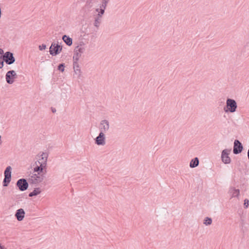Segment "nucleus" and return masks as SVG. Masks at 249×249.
<instances>
[{
    "mask_svg": "<svg viewBox=\"0 0 249 249\" xmlns=\"http://www.w3.org/2000/svg\"><path fill=\"white\" fill-rule=\"evenodd\" d=\"M48 155L46 153H42L38 156L37 160L33 165L32 171L44 172L46 171Z\"/></svg>",
    "mask_w": 249,
    "mask_h": 249,
    "instance_id": "obj_1",
    "label": "nucleus"
},
{
    "mask_svg": "<svg viewBox=\"0 0 249 249\" xmlns=\"http://www.w3.org/2000/svg\"><path fill=\"white\" fill-rule=\"evenodd\" d=\"M46 171L44 172L35 171L31 173L29 176V180L32 183L38 184L41 182L44 178V174Z\"/></svg>",
    "mask_w": 249,
    "mask_h": 249,
    "instance_id": "obj_2",
    "label": "nucleus"
},
{
    "mask_svg": "<svg viewBox=\"0 0 249 249\" xmlns=\"http://www.w3.org/2000/svg\"><path fill=\"white\" fill-rule=\"evenodd\" d=\"M237 105L236 101L232 99L228 98L226 100V106L223 110L226 112L234 113L236 111Z\"/></svg>",
    "mask_w": 249,
    "mask_h": 249,
    "instance_id": "obj_3",
    "label": "nucleus"
},
{
    "mask_svg": "<svg viewBox=\"0 0 249 249\" xmlns=\"http://www.w3.org/2000/svg\"><path fill=\"white\" fill-rule=\"evenodd\" d=\"M109 122L106 119L101 120L99 125V132L101 133L106 134L109 131Z\"/></svg>",
    "mask_w": 249,
    "mask_h": 249,
    "instance_id": "obj_4",
    "label": "nucleus"
},
{
    "mask_svg": "<svg viewBox=\"0 0 249 249\" xmlns=\"http://www.w3.org/2000/svg\"><path fill=\"white\" fill-rule=\"evenodd\" d=\"M62 49L61 45L58 43H52L51 47H50V53L52 55H56L59 53Z\"/></svg>",
    "mask_w": 249,
    "mask_h": 249,
    "instance_id": "obj_5",
    "label": "nucleus"
},
{
    "mask_svg": "<svg viewBox=\"0 0 249 249\" xmlns=\"http://www.w3.org/2000/svg\"><path fill=\"white\" fill-rule=\"evenodd\" d=\"M17 78V73L14 70L8 71L5 75L6 81L9 84H12Z\"/></svg>",
    "mask_w": 249,
    "mask_h": 249,
    "instance_id": "obj_6",
    "label": "nucleus"
},
{
    "mask_svg": "<svg viewBox=\"0 0 249 249\" xmlns=\"http://www.w3.org/2000/svg\"><path fill=\"white\" fill-rule=\"evenodd\" d=\"M109 0H102L99 8L96 9V11L98 12L97 17L102 18L105 13V10L107 6Z\"/></svg>",
    "mask_w": 249,
    "mask_h": 249,
    "instance_id": "obj_7",
    "label": "nucleus"
},
{
    "mask_svg": "<svg viewBox=\"0 0 249 249\" xmlns=\"http://www.w3.org/2000/svg\"><path fill=\"white\" fill-rule=\"evenodd\" d=\"M231 150L226 149L222 151L221 153V160L225 164H229L231 163V159L229 156Z\"/></svg>",
    "mask_w": 249,
    "mask_h": 249,
    "instance_id": "obj_8",
    "label": "nucleus"
},
{
    "mask_svg": "<svg viewBox=\"0 0 249 249\" xmlns=\"http://www.w3.org/2000/svg\"><path fill=\"white\" fill-rule=\"evenodd\" d=\"M95 143L97 145H105L106 143L105 134L99 132L98 136L95 139Z\"/></svg>",
    "mask_w": 249,
    "mask_h": 249,
    "instance_id": "obj_9",
    "label": "nucleus"
},
{
    "mask_svg": "<svg viewBox=\"0 0 249 249\" xmlns=\"http://www.w3.org/2000/svg\"><path fill=\"white\" fill-rule=\"evenodd\" d=\"M3 58L4 61L9 65L13 64L15 61L13 53L9 52H6L4 53L3 55Z\"/></svg>",
    "mask_w": 249,
    "mask_h": 249,
    "instance_id": "obj_10",
    "label": "nucleus"
},
{
    "mask_svg": "<svg viewBox=\"0 0 249 249\" xmlns=\"http://www.w3.org/2000/svg\"><path fill=\"white\" fill-rule=\"evenodd\" d=\"M17 185L21 191H24L28 188V184L25 179H20L17 182Z\"/></svg>",
    "mask_w": 249,
    "mask_h": 249,
    "instance_id": "obj_11",
    "label": "nucleus"
},
{
    "mask_svg": "<svg viewBox=\"0 0 249 249\" xmlns=\"http://www.w3.org/2000/svg\"><path fill=\"white\" fill-rule=\"evenodd\" d=\"M243 146L241 142L238 140H235L234 142V146L233 152L234 154H237L242 152Z\"/></svg>",
    "mask_w": 249,
    "mask_h": 249,
    "instance_id": "obj_12",
    "label": "nucleus"
},
{
    "mask_svg": "<svg viewBox=\"0 0 249 249\" xmlns=\"http://www.w3.org/2000/svg\"><path fill=\"white\" fill-rule=\"evenodd\" d=\"M25 213L23 209H18L15 213V216L19 221L23 220L25 217Z\"/></svg>",
    "mask_w": 249,
    "mask_h": 249,
    "instance_id": "obj_13",
    "label": "nucleus"
},
{
    "mask_svg": "<svg viewBox=\"0 0 249 249\" xmlns=\"http://www.w3.org/2000/svg\"><path fill=\"white\" fill-rule=\"evenodd\" d=\"M74 74L73 76L78 78L81 77V71L79 68V65H73Z\"/></svg>",
    "mask_w": 249,
    "mask_h": 249,
    "instance_id": "obj_14",
    "label": "nucleus"
},
{
    "mask_svg": "<svg viewBox=\"0 0 249 249\" xmlns=\"http://www.w3.org/2000/svg\"><path fill=\"white\" fill-rule=\"evenodd\" d=\"M240 191L239 189H236L235 188H231L229 191V194L231 196V198L238 197L239 195Z\"/></svg>",
    "mask_w": 249,
    "mask_h": 249,
    "instance_id": "obj_15",
    "label": "nucleus"
},
{
    "mask_svg": "<svg viewBox=\"0 0 249 249\" xmlns=\"http://www.w3.org/2000/svg\"><path fill=\"white\" fill-rule=\"evenodd\" d=\"M62 39L65 42V43L69 46H71L72 44V38L66 35L63 36Z\"/></svg>",
    "mask_w": 249,
    "mask_h": 249,
    "instance_id": "obj_16",
    "label": "nucleus"
},
{
    "mask_svg": "<svg viewBox=\"0 0 249 249\" xmlns=\"http://www.w3.org/2000/svg\"><path fill=\"white\" fill-rule=\"evenodd\" d=\"M11 170L12 168L11 166H8L6 167L4 171V177L7 179H11Z\"/></svg>",
    "mask_w": 249,
    "mask_h": 249,
    "instance_id": "obj_17",
    "label": "nucleus"
},
{
    "mask_svg": "<svg viewBox=\"0 0 249 249\" xmlns=\"http://www.w3.org/2000/svg\"><path fill=\"white\" fill-rule=\"evenodd\" d=\"M199 164V160L197 158H195L192 159L190 162V167L191 168H195L198 166Z\"/></svg>",
    "mask_w": 249,
    "mask_h": 249,
    "instance_id": "obj_18",
    "label": "nucleus"
},
{
    "mask_svg": "<svg viewBox=\"0 0 249 249\" xmlns=\"http://www.w3.org/2000/svg\"><path fill=\"white\" fill-rule=\"evenodd\" d=\"M85 50V48L80 45L77 46L75 48L74 52L81 55L82 53H83L84 52Z\"/></svg>",
    "mask_w": 249,
    "mask_h": 249,
    "instance_id": "obj_19",
    "label": "nucleus"
},
{
    "mask_svg": "<svg viewBox=\"0 0 249 249\" xmlns=\"http://www.w3.org/2000/svg\"><path fill=\"white\" fill-rule=\"evenodd\" d=\"M81 55L76 53L74 52L73 56V65H76L78 64V61L79 60V58L81 57Z\"/></svg>",
    "mask_w": 249,
    "mask_h": 249,
    "instance_id": "obj_20",
    "label": "nucleus"
},
{
    "mask_svg": "<svg viewBox=\"0 0 249 249\" xmlns=\"http://www.w3.org/2000/svg\"><path fill=\"white\" fill-rule=\"evenodd\" d=\"M41 193L40 188H37L35 189V190L29 195V196L32 197L33 196H37Z\"/></svg>",
    "mask_w": 249,
    "mask_h": 249,
    "instance_id": "obj_21",
    "label": "nucleus"
},
{
    "mask_svg": "<svg viewBox=\"0 0 249 249\" xmlns=\"http://www.w3.org/2000/svg\"><path fill=\"white\" fill-rule=\"evenodd\" d=\"M212 223V219L209 217H205L203 220V224L205 226L211 225Z\"/></svg>",
    "mask_w": 249,
    "mask_h": 249,
    "instance_id": "obj_22",
    "label": "nucleus"
},
{
    "mask_svg": "<svg viewBox=\"0 0 249 249\" xmlns=\"http://www.w3.org/2000/svg\"><path fill=\"white\" fill-rule=\"evenodd\" d=\"M101 22V18L99 17H96L94 21V26L98 28Z\"/></svg>",
    "mask_w": 249,
    "mask_h": 249,
    "instance_id": "obj_23",
    "label": "nucleus"
},
{
    "mask_svg": "<svg viewBox=\"0 0 249 249\" xmlns=\"http://www.w3.org/2000/svg\"><path fill=\"white\" fill-rule=\"evenodd\" d=\"M10 181H11V179H7L4 177V179L3 180V182H4L3 186H7L8 185V184L10 182Z\"/></svg>",
    "mask_w": 249,
    "mask_h": 249,
    "instance_id": "obj_24",
    "label": "nucleus"
},
{
    "mask_svg": "<svg viewBox=\"0 0 249 249\" xmlns=\"http://www.w3.org/2000/svg\"><path fill=\"white\" fill-rule=\"evenodd\" d=\"M39 50L40 51H43L46 49V45L45 44H42L38 46Z\"/></svg>",
    "mask_w": 249,
    "mask_h": 249,
    "instance_id": "obj_25",
    "label": "nucleus"
},
{
    "mask_svg": "<svg viewBox=\"0 0 249 249\" xmlns=\"http://www.w3.org/2000/svg\"><path fill=\"white\" fill-rule=\"evenodd\" d=\"M58 70L62 72L64 71V65L63 64H61L58 66Z\"/></svg>",
    "mask_w": 249,
    "mask_h": 249,
    "instance_id": "obj_26",
    "label": "nucleus"
},
{
    "mask_svg": "<svg viewBox=\"0 0 249 249\" xmlns=\"http://www.w3.org/2000/svg\"><path fill=\"white\" fill-rule=\"evenodd\" d=\"M244 205L246 208H248L249 205V200L247 199L244 200Z\"/></svg>",
    "mask_w": 249,
    "mask_h": 249,
    "instance_id": "obj_27",
    "label": "nucleus"
},
{
    "mask_svg": "<svg viewBox=\"0 0 249 249\" xmlns=\"http://www.w3.org/2000/svg\"><path fill=\"white\" fill-rule=\"evenodd\" d=\"M4 61V60H3V58H2L1 57H0V69L3 67Z\"/></svg>",
    "mask_w": 249,
    "mask_h": 249,
    "instance_id": "obj_28",
    "label": "nucleus"
},
{
    "mask_svg": "<svg viewBox=\"0 0 249 249\" xmlns=\"http://www.w3.org/2000/svg\"><path fill=\"white\" fill-rule=\"evenodd\" d=\"M0 249H7L1 242H0Z\"/></svg>",
    "mask_w": 249,
    "mask_h": 249,
    "instance_id": "obj_29",
    "label": "nucleus"
},
{
    "mask_svg": "<svg viewBox=\"0 0 249 249\" xmlns=\"http://www.w3.org/2000/svg\"><path fill=\"white\" fill-rule=\"evenodd\" d=\"M248 159L249 160V149L248 150Z\"/></svg>",
    "mask_w": 249,
    "mask_h": 249,
    "instance_id": "obj_30",
    "label": "nucleus"
}]
</instances>
